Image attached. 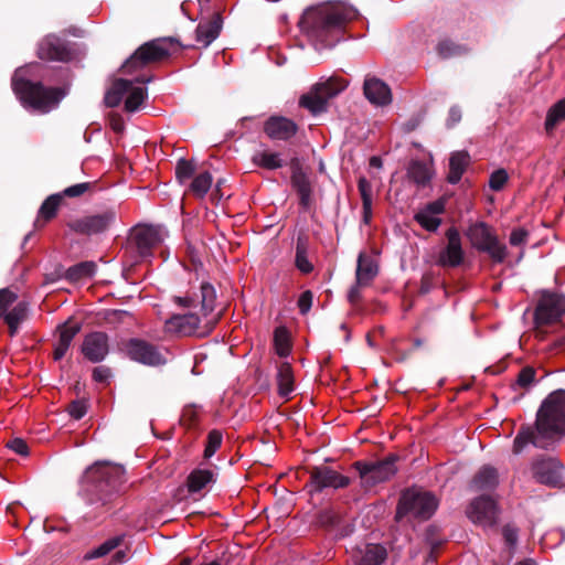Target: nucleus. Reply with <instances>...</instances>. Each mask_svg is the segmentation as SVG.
<instances>
[{
  "instance_id": "nucleus-29",
  "label": "nucleus",
  "mask_w": 565,
  "mask_h": 565,
  "mask_svg": "<svg viewBox=\"0 0 565 565\" xmlns=\"http://www.w3.org/2000/svg\"><path fill=\"white\" fill-rule=\"evenodd\" d=\"M406 175L417 186H426L433 178V171L426 162L414 159L408 163Z\"/></svg>"
},
{
  "instance_id": "nucleus-39",
  "label": "nucleus",
  "mask_w": 565,
  "mask_h": 565,
  "mask_svg": "<svg viewBox=\"0 0 565 565\" xmlns=\"http://www.w3.org/2000/svg\"><path fill=\"white\" fill-rule=\"evenodd\" d=\"M122 535L113 536L84 555L85 561L102 558L121 545Z\"/></svg>"
},
{
  "instance_id": "nucleus-51",
  "label": "nucleus",
  "mask_w": 565,
  "mask_h": 565,
  "mask_svg": "<svg viewBox=\"0 0 565 565\" xmlns=\"http://www.w3.org/2000/svg\"><path fill=\"white\" fill-rule=\"evenodd\" d=\"M93 185H94V183H92V182L77 183V184L67 186L62 192H58V194H63V199L64 198H70V199L81 198V196L85 195L87 192H89L93 189Z\"/></svg>"
},
{
  "instance_id": "nucleus-13",
  "label": "nucleus",
  "mask_w": 565,
  "mask_h": 565,
  "mask_svg": "<svg viewBox=\"0 0 565 565\" xmlns=\"http://www.w3.org/2000/svg\"><path fill=\"white\" fill-rule=\"evenodd\" d=\"M115 210L108 209L102 213L86 215L67 223V226L81 235H94L107 231L116 221Z\"/></svg>"
},
{
  "instance_id": "nucleus-1",
  "label": "nucleus",
  "mask_w": 565,
  "mask_h": 565,
  "mask_svg": "<svg viewBox=\"0 0 565 565\" xmlns=\"http://www.w3.org/2000/svg\"><path fill=\"white\" fill-rule=\"evenodd\" d=\"M351 11L341 3H323L307 9L299 26L316 51L333 49L344 40Z\"/></svg>"
},
{
  "instance_id": "nucleus-17",
  "label": "nucleus",
  "mask_w": 565,
  "mask_h": 565,
  "mask_svg": "<svg viewBox=\"0 0 565 565\" xmlns=\"http://www.w3.org/2000/svg\"><path fill=\"white\" fill-rule=\"evenodd\" d=\"M350 484V479L335 470L327 467H313L310 471V486L315 491H321L326 488H345Z\"/></svg>"
},
{
  "instance_id": "nucleus-18",
  "label": "nucleus",
  "mask_w": 565,
  "mask_h": 565,
  "mask_svg": "<svg viewBox=\"0 0 565 565\" xmlns=\"http://www.w3.org/2000/svg\"><path fill=\"white\" fill-rule=\"evenodd\" d=\"M200 318L195 313L173 315L164 323L166 333L182 338L201 334L199 332Z\"/></svg>"
},
{
  "instance_id": "nucleus-28",
  "label": "nucleus",
  "mask_w": 565,
  "mask_h": 565,
  "mask_svg": "<svg viewBox=\"0 0 565 565\" xmlns=\"http://www.w3.org/2000/svg\"><path fill=\"white\" fill-rule=\"evenodd\" d=\"M470 163V154L462 150L452 152L449 159V173L447 181L451 184H456L461 180L467 167Z\"/></svg>"
},
{
  "instance_id": "nucleus-45",
  "label": "nucleus",
  "mask_w": 565,
  "mask_h": 565,
  "mask_svg": "<svg viewBox=\"0 0 565 565\" xmlns=\"http://www.w3.org/2000/svg\"><path fill=\"white\" fill-rule=\"evenodd\" d=\"M565 119V97L555 103L547 111L545 119V129L547 131L553 130L556 125Z\"/></svg>"
},
{
  "instance_id": "nucleus-16",
  "label": "nucleus",
  "mask_w": 565,
  "mask_h": 565,
  "mask_svg": "<svg viewBox=\"0 0 565 565\" xmlns=\"http://www.w3.org/2000/svg\"><path fill=\"white\" fill-rule=\"evenodd\" d=\"M291 177L290 182L292 189L299 196V205L307 211L312 205V185L308 174L303 171L298 158L290 161Z\"/></svg>"
},
{
  "instance_id": "nucleus-26",
  "label": "nucleus",
  "mask_w": 565,
  "mask_h": 565,
  "mask_svg": "<svg viewBox=\"0 0 565 565\" xmlns=\"http://www.w3.org/2000/svg\"><path fill=\"white\" fill-rule=\"evenodd\" d=\"M82 324L68 318L62 326L58 327V341L55 345L53 353H66L74 337L81 331Z\"/></svg>"
},
{
  "instance_id": "nucleus-54",
  "label": "nucleus",
  "mask_w": 565,
  "mask_h": 565,
  "mask_svg": "<svg viewBox=\"0 0 565 565\" xmlns=\"http://www.w3.org/2000/svg\"><path fill=\"white\" fill-rule=\"evenodd\" d=\"M535 374L536 371L533 367H523L518 375L516 384L524 388L529 387L534 382Z\"/></svg>"
},
{
  "instance_id": "nucleus-47",
  "label": "nucleus",
  "mask_w": 565,
  "mask_h": 565,
  "mask_svg": "<svg viewBox=\"0 0 565 565\" xmlns=\"http://www.w3.org/2000/svg\"><path fill=\"white\" fill-rule=\"evenodd\" d=\"M195 171L194 164L184 159L181 158L178 160L175 166V178L179 183H184L186 180H189Z\"/></svg>"
},
{
  "instance_id": "nucleus-15",
  "label": "nucleus",
  "mask_w": 565,
  "mask_h": 565,
  "mask_svg": "<svg viewBox=\"0 0 565 565\" xmlns=\"http://www.w3.org/2000/svg\"><path fill=\"white\" fill-rule=\"evenodd\" d=\"M121 475L122 470L118 466L96 463L86 471L85 479L102 491L106 488L115 490L121 482Z\"/></svg>"
},
{
  "instance_id": "nucleus-41",
  "label": "nucleus",
  "mask_w": 565,
  "mask_h": 565,
  "mask_svg": "<svg viewBox=\"0 0 565 565\" xmlns=\"http://www.w3.org/2000/svg\"><path fill=\"white\" fill-rule=\"evenodd\" d=\"M252 161L254 164L267 170H276L282 167V160L279 158V153L276 152H256L252 157Z\"/></svg>"
},
{
  "instance_id": "nucleus-52",
  "label": "nucleus",
  "mask_w": 565,
  "mask_h": 565,
  "mask_svg": "<svg viewBox=\"0 0 565 565\" xmlns=\"http://www.w3.org/2000/svg\"><path fill=\"white\" fill-rule=\"evenodd\" d=\"M221 444L222 434L218 430H211L207 435L206 446L204 449V457L211 458L221 447Z\"/></svg>"
},
{
  "instance_id": "nucleus-14",
  "label": "nucleus",
  "mask_w": 565,
  "mask_h": 565,
  "mask_svg": "<svg viewBox=\"0 0 565 565\" xmlns=\"http://www.w3.org/2000/svg\"><path fill=\"white\" fill-rule=\"evenodd\" d=\"M468 519L482 527L494 526L499 519V508L497 502L487 495L476 498L467 508Z\"/></svg>"
},
{
  "instance_id": "nucleus-59",
  "label": "nucleus",
  "mask_w": 565,
  "mask_h": 565,
  "mask_svg": "<svg viewBox=\"0 0 565 565\" xmlns=\"http://www.w3.org/2000/svg\"><path fill=\"white\" fill-rule=\"evenodd\" d=\"M527 236H529L527 231H525L523 228L513 230L510 234V244L512 246H519V245L525 243Z\"/></svg>"
},
{
  "instance_id": "nucleus-5",
  "label": "nucleus",
  "mask_w": 565,
  "mask_h": 565,
  "mask_svg": "<svg viewBox=\"0 0 565 565\" xmlns=\"http://www.w3.org/2000/svg\"><path fill=\"white\" fill-rule=\"evenodd\" d=\"M193 49V45H182L175 38H159L140 45L121 65L125 74H131L145 66L159 63L171 55L170 47Z\"/></svg>"
},
{
  "instance_id": "nucleus-58",
  "label": "nucleus",
  "mask_w": 565,
  "mask_h": 565,
  "mask_svg": "<svg viewBox=\"0 0 565 565\" xmlns=\"http://www.w3.org/2000/svg\"><path fill=\"white\" fill-rule=\"evenodd\" d=\"M7 446L18 455L26 456L29 454V447L21 438L10 440Z\"/></svg>"
},
{
  "instance_id": "nucleus-62",
  "label": "nucleus",
  "mask_w": 565,
  "mask_h": 565,
  "mask_svg": "<svg viewBox=\"0 0 565 565\" xmlns=\"http://www.w3.org/2000/svg\"><path fill=\"white\" fill-rule=\"evenodd\" d=\"M435 284V276L433 273H426L420 280V294H428Z\"/></svg>"
},
{
  "instance_id": "nucleus-55",
  "label": "nucleus",
  "mask_w": 565,
  "mask_h": 565,
  "mask_svg": "<svg viewBox=\"0 0 565 565\" xmlns=\"http://www.w3.org/2000/svg\"><path fill=\"white\" fill-rule=\"evenodd\" d=\"M67 412L74 419H81L87 412V405L83 399L73 401Z\"/></svg>"
},
{
  "instance_id": "nucleus-46",
  "label": "nucleus",
  "mask_w": 565,
  "mask_h": 565,
  "mask_svg": "<svg viewBox=\"0 0 565 565\" xmlns=\"http://www.w3.org/2000/svg\"><path fill=\"white\" fill-rule=\"evenodd\" d=\"M414 220L426 231L436 232L441 224V218L427 213L424 210L414 215Z\"/></svg>"
},
{
  "instance_id": "nucleus-24",
  "label": "nucleus",
  "mask_w": 565,
  "mask_h": 565,
  "mask_svg": "<svg viewBox=\"0 0 565 565\" xmlns=\"http://www.w3.org/2000/svg\"><path fill=\"white\" fill-rule=\"evenodd\" d=\"M216 480V475L212 469H194L186 478V489L189 493H199L207 489Z\"/></svg>"
},
{
  "instance_id": "nucleus-7",
  "label": "nucleus",
  "mask_w": 565,
  "mask_h": 565,
  "mask_svg": "<svg viewBox=\"0 0 565 565\" xmlns=\"http://www.w3.org/2000/svg\"><path fill=\"white\" fill-rule=\"evenodd\" d=\"M348 86L341 77H330L324 82L316 83L308 93L299 98V106L307 109L312 116L328 111L329 100L338 96Z\"/></svg>"
},
{
  "instance_id": "nucleus-33",
  "label": "nucleus",
  "mask_w": 565,
  "mask_h": 565,
  "mask_svg": "<svg viewBox=\"0 0 565 565\" xmlns=\"http://www.w3.org/2000/svg\"><path fill=\"white\" fill-rule=\"evenodd\" d=\"M28 318V303L18 302L9 312L4 315V322L8 324L9 334L15 335L20 324Z\"/></svg>"
},
{
  "instance_id": "nucleus-60",
  "label": "nucleus",
  "mask_w": 565,
  "mask_h": 565,
  "mask_svg": "<svg viewBox=\"0 0 565 565\" xmlns=\"http://www.w3.org/2000/svg\"><path fill=\"white\" fill-rule=\"evenodd\" d=\"M110 376V370L106 366H97L93 370V379L95 382L107 383Z\"/></svg>"
},
{
  "instance_id": "nucleus-44",
  "label": "nucleus",
  "mask_w": 565,
  "mask_h": 565,
  "mask_svg": "<svg viewBox=\"0 0 565 565\" xmlns=\"http://www.w3.org/2000/svg\"><path fill=\"white\" fill-rule=\"evenodd\" d=\"M213 178L209 171L198 174L190 183V191L199 199L205 196L212 186Z\"/></svg>"
},
{
  "instance_id": "nucleus-27",
  "label": "nucleus",
  "mask_w": 565,
  "mask_h": 565,
  "mask_svg": "<svg viewBox=\"0 0 565 565\" xmlns=\"http://www.w3.org/2000/svg\"><path fill=\"white\" fill-rule=\"evenodd\" d=\"M62 201L63 194L54 193L49 195L39 209L35 226H44L47 222L55 218Z\"/></svg>"
},
{
  "instance_id": "nucleus-11",
  "label": "nucleus",
  "mask_w": 565,
  "mask_h": 565,
  "mask_svg": "<svg viewBox=\"0 0 565 565\" xmlns=\"http://www.w3.org/2000/svg\"><path fill=\"white\" fill-rule=\"evenodd\" d=\"M36 55L42 61L67 63L74 58V51L67 40L50 33L39 41Z\"/></svg>"
},
{
  "instance_id": "nucleus-9",
  "label": "nucleus",
  "mask_w": 565,
  "mask_h": 565,
  "mask_svg": "<svg viewBox=\"0 0 565 565\" xmlns=\"http://www.w3.org/2000/svg\"><path fill=\"white\" fill-rule=\"evenodd\" d=\"M565 315V296L543 290L534 310V326L537 334L543 328L558 322Z\"/></svg>"
},
{
  "instance_id": "nucleus-4",
  "label": "nucleus",
  "mask_w": 565,
  "mask_h": 565,
  "mask_svg": "<svg viewBox=\"0 0 565 565\" xmlns=\"http://www.w3.org/2000/svg\"><path fill=\"white\" fill-rule=\"evenodd\" d=\"M164 241L161 226L138 224L130 230L126 242L125 254L131 258V266L141 262H150L154 250Z\"/></svg>"
},
{
  "instance_id": "nucleus-32",
  "label": "nucleus",
  "mask_w": 565,
  "mask_h": 565,
  "mask_svg": "<svg viewBox=\"0 0 565 565\" xmlns=\"http://www.w3.org/2000/svg\"><path fill=\"white\" fill-rule=\"evenodd\" d=\"M96 269V263L92 260L81 262L67 268L64 273V278L70 282H77L82 279L93 277Z\"/></svg>"
},
{
  "instance_id": "nucleus-21",
  "label": "nucleus",
  "mask_w": 565,
  "mask_h": 565,
  "mask_svg": "<svg viewBox=\"0 0 565 565\" xmlns=\"http://www.w3.org/2000/svg\"><path fill=\"white\" fill-rule=\"evenodd\" d=\"M365 98L375 106H387L392 103L390 86L377 77H366L363 84Z\"/></svg>"
},
{
  "instance_id": "nucleus-31",
  "label": "nucleus",
  "mask_w": 565,
  "mask_h": 565,
  "mask_svg": "<svg viewBox=\"0 0 565 565\" xmlns=\"http://www.w3.org/2000/svg\"><path fill=\"white\" fill-rule=\"evenodd\" d=\"M81 353H108V335L102 331L88 333L82 343Z\"/></svg>"
},
{
  "instance_id": "nucleus-56",
  "label": "nucleus",
  "mask_w": 565,
  "mask_h": 565,
  "mask_svg": "<svg viewBox=\"0 0 565 565\" xmlns=\"http://www.w3.org/2000/svg\"><path fill=\"white\" fill-rule=\"evenodd\" d=\"M312 300H313V294L311 290H306V291L301 292V295L299 296L298 302H297L301 315H306L309 312V310L311 309V306H312Z\"/></svg>"
},
{
  "instance_id": "nucleus-42",
  "label": "nucleus",
  "mask_w": 565,
  "mask_h": 565,
  "mask_svg": "<svg viewBox=\"0 0 565 565\" xmlns=\"http://www.w3.org/2000/svg\"><path fill=\"white\" fill-rule=\"evenodd\" d=\"M147 96V88L135 87L131 85V88H129L127 93V98L125 100V110L127 113H135L143 104Z\"/></svg>"
},
{
  "instance_id": "nucleus-30",
  "label": "nucleus",
  "mask_w": 565,
  "mask_h": 565,
  "mask_svg": "<svg viewBox=\"0 0 565 565\" xmlns=\"http://www.w3.org/2000/svg\"><path fill=\"white\" fill-rule=\"evenodd\" d=\"M129 88H131V81L125 78L115 79L110 88L105 94V105L109 108L119 106L122 97L128 93Z\"/></svg>"
},
{
  "instance_id": "nucleus-36",
  "label": "nucleus",
  "mask_w": 565,
  "mask_h": 565,
  "mask_svg": "<svg viewBox=\"0 0 565 565\" xmlns=\"http://www.w3.org/2000/svg\"><path fill=\"white\" fill-rule=\"evenodd\" d=\"M358 189L362 200L363 222L369 224L372 218V184L365 177H361L358 180Z\"/></svg>"
},
{
  "instance_id": "nucleus-25",
  "label": "nucleus",
  "mask_w": 565,
  "mask_h": 565,
  "mask_svg": "<svg viewBox=\"0 0 565 565\" xmlns=\"http://www.w3.org/2000/svg\"><path fill=\"white\" fill-rule=\"evenodd\" d=\"M379 274V265L373 257L360 253L358 257L355 280L360 285H370Z\"/></svg>"
},
{
  "instance_id": "nucleus-50",
  "label": "nucleus",
  "mask_w": 565,
  "mask_h": 565,
  "mask_svg": "<svg viewBox=\"0 0 565 565\" xmlns=\"http://www.w3.org/2000/svg\"><path fill=\"white\" fill-rule=\"evenodd\" d=\"M201 408L196 405H188L183 408L181 423L188 428L194 427L200 419Z\"/></svg>"
},
{
  "instance_id": "nucleus-3",
  "label": "nucleus",
  "mask_w": 565,
  "mask_h": 565,
  "mask_svg": "<svg viewBox=\"0 0 565 565\" xmlns=\"http://www.w3.org/2000/svg\"><path fill=\"white\" fill-rule=\"evenodd\" d=\"M12 88L23 107L45 114L55 108L65 96L61 87H46L40 82H32L19 76L12 78Z\"/></svg>"
},
{
  "instance_id": "nucleus-6",
  "label": "nucleus",
  "mask_w": 565,
  "mask_h": 565,
  "mask_svg": "<svg viewBox=\"0 0 565 565\" xmlns=\"http://www.w3.org/2000/svg\"><path fill=\"white\" fill-rule=\"evenodd\" d=\"M439 504V500L429 491L417 488L405 490L399 498L395 519L404 518L426 521L433 516Z\"/></svg>"
},
{
  "instance_id": "nucleus-53",
  "label": "nucleus",
  "mask_w": 565,
  "mask_h": 565,
  "mask_svg": "<svg viewBox=\"0 0 565 565\" xmlns=\"http://www.w3.org/2000/svg\"><path fill=\"white\" fill-rule=\"evenodd\" d=\"M508 180V172L504 169H498L491 173L489 179V186L493 191H501Z\"/></svg>"
},
{
  "instance_id": "nucleus-8",
  "label": "nucleus",
  "mask_w": 565,
  "mask_h": 565,
  "mask_svg": "<svg viewBox=\"0 0 565 565\" xmlns=\"http://www.w3.org/2000/svg\"><path fill=\"white\" fill-rule=\"evenodd\" d=\"M466 236L471 246L478 252L487 253L494 263H503L508 252L507 246L499 242L492 228L484 222L471 224Z\"/></svg>"
},
{
  "instance_id": "nucleus-2",
  "label": "nucleus",
  "mask_w": 565,
  "mask_h": 565,
  "mask_svg": "<svg viewBox=\"0 0 565 565\" xmlns=\"http://www.w3.org/2000/svg\"><path fill=\"white\" fill-rule=\"evenodd\" d=\"M565 435V391L551 393L542 403L535 428L522 427L513 441V452L520 454L529 444L546 448L556 438Z\"/></svg>"
},
{
  "instance_id": "nucleus-12",
  "label": "nucleus",
  "mask_w": 565,
  "mask_h": 565,
  "mask_svg": "<svg viewBox=\"0 0 565 565\" xmlns=\"http://www.w3.org/2000/svg\"><path fill=\"white\" fill-rule=\"evenodd\" d=\"M446 245L439 250L436 265L443 268H457L465 263L466 253L457 227H449L446 233Z\"/></svg>"
},
{
  "instance_id": "nucleus-34",
  "label": "nucleus",
  "mask_w": 565,
  "mask_h": 565,
  "mask_svg": "<svg viewBox=\"0 0 565 565\" xmlns=\"http://www.w3.org/2000/svg\"><path fill=\"white\" fill-rule=\"evenodd\" d=\"M294 384L295 377L291 365L289 363L279 364L277 372L278 394L288 398L294 391Z\"/></svg>"
},
{
  "instance_id": "nucleus-35",
  "label": "nucleus",
  "mask_w": 565,
  "mask_h": 565,
  "mask_svg": "<svg viewBox=\"0 0 565 565\" xmlns=\"http://www.w3.org/2000/svg\"><path fill=\"white\" fill-rule=\"evenodd\" d=\"M295 266L306 275L313 270V265L308 258V238L305 236H298L297 238Z\"/></svg>"
},
{
  "instance_id": "nucleus-48",
  "label": "nucleus",
  "mask_w": 565,
  "mask_h": 565,
  "mask_svg": "<svg viewBox=\"0 0 565 565\" xmlns=\"http://www.w3.org/2000/svg\"><path fill=\"white\" fill-rule=\"evenodd\" d=\"M127 353H157L154 347L141 339H130L125 344Z\"/></svg>"
},
{
  "instance_id": "nucleus-20",
  "label": "nucleus",
  "mask_w": 565,
  "mask_h": 565,
  "mask_svg": "<svg viewBox=\"0 0 565 565\" xmlns=\"http://www.w3.org/2000/svg\"><path fill=\"white\" fill-rule=\"evenodd\" d=\"M223 29V17L221 12H213L202 18L195 29V41L206 49L214 42Z\"/></svg>"
},
{
  "instance_id": "nucleus-10",
  "label": "nucleus",
  "mask_w": 565,
  "mask_h": 565,
  "mask_svg": "<svg viewBox=\"0 0 565 565\" xmlns=\"http://www.w3.org/2000/svg\"><path fill=\"white\" fill-rule=\"evenodd\" d=\"M353 467L360 475L362 486L367 489L390 480L396 472L395 459L392 457L373 462L356 461Z\"/></svg>"
},
{
  "instance_id": "nucleus-23",
  "label": "nucleus",
  "mask_w": 565,
  "mask_h": 565,
  "mask_svg": "<svg viewBox=\"0 0 565 565\" xmlns=\"http://www.w3.org/2000/svg\"><path fill=\"white\" fill-rule=\"evenodd\" d=\"M386 558V550L379 544H366L353 550L352 565H382Z\"/></svg>"
},
{
  "instance_id": "nucleus-61",
  "label": "nucleus",
  "mask_w": 565,
  "mask_h": 565,
  "mask_svg": "<svg viewBox=\"0 0 565 565\" xmlns=\"http://www.w3.org/2000/svg\"><path fill=\"white\" fill-rule=\"evenodd\" d=\"M423 210L434 216H437L445 212V201L439 199V200L429 202L428 204H426V206Z\"/></svg>"
},
{
  "instance_id": "nucleus-37",
  "label": "nucleus",
  "mask_w": 565,
  "mask_h": 565,
  "mask_svg": "<svg viewBox=\"0 0 565 565\" xmlns=\"http://www.w3.org/2000/svg\"><path fill=\"white\" fill-rule=\"evenodd\" d=\"M436 53L443 60L458 57L468 53V49L450 39H443L436 45Z\"/></svg>"
},
{
  "instance_id": "nucleus-49",
  "label": "nucleus",
  "mask_w": 565,
  "mask_h": 565,
  "mask_svg": "<svg viewBox=\"0 0 565 565\" xmlns=\"http://www.w3.org/2000/svg\"><path fill=\"white\" fill-rule=\"evenodd\" d=\"M99 317L105 323L116 326L121 323L125 318L130 317V313L126 310L107 309L100 312Z\"/></svg>"
},
{
  "instance_id": "nucleus-19",
  "label": "nucleus",
  "mask_w": 565,
  "mask_h": 565,
  "mask_svg": "<svg viewBox=\"0 0 565 565\" xmlns=\"http://www.w3.org/2000/svg\"><path fill=\"white\" fill-rule=\"evenodd\" d=\"M298 125L284 116H270L264 122V132L271 140L288 141L297 135Z\"/></svg>"
},
{
  "instance_id": "nucleus-22",
  "label": "nucleus",
  "mask_w": 565,
  "mask_h": 565,
  "mask_svg": "<svg viewBox=\"0 0 565 565\" xmlns=\"http://www.w3.org/2000/svg\"><path fill=\"white\" fill-rule=\"evenodd\" d=\"M562 466L554 459H541L533 463V477L541 483L556 486L561 481Z\"/></svg>"
},
{
  "instance_id": "nucleus-38",
  "label": "nucleus",
  "mask_w": 565,
  "mask_h": 565,
  "mask_svg": "<svg viewBox=\"0 0 565 565\" xmlns=\"http://www.w3.org/2000/svg\"><path fill=\"white\" fill-rule=\"evenodd\" d=\"M498 483L497 470L490 467L482 468L473 478L472 487L475 490H491Z\"/></svg>"
},
{
  "instance_id": "nucleus-63",
  "label": "nucleus",
  "mask_w": 565,
  "mask_h": 565,
  "mask_svg": "<svg viewBox=\"0 0 565 565\" xmlns=\"http://www.w3.org/2000/svg\"><path fill=\"white\" fill-rule=\"evenodd\" d=\"M367 285H360L356 280L355 284L350 288L348 299L352 305H355L361 299V288Z\"/></svg>"
},
{
  "instance_id": "nucleus-64",
  "label": "nucleus",
  "mask_w": 565,
  "mask_h": 565,
  "mask_svg": "<svg viewBox=\"0 0 565 565\" xmlns=\"http://www.w3.org/2000/svg\"><path fill=\"white\" fill-rule=\"evenodd\" d=\"M173 301L178 306L183 307V308H193L196 306L195 298L191 297V296H184V297L174 296Z\"/></svg>"
},
{
  "instance_id": "nucleus-43",
  "label": "nucleus",
  "mask_w": 565,
  "mask_h": 565,
  "mask_svg": "<svg viewBox=\"0 0 565 565\" xmlns=\"http://www.w3.org/2000/svg\"><path fill=\"white\" fill-rule=\"evenodd\" d=\"M201 311L204 316L210 315L215 308L216 291L210 282H202L200 287Z\"/></svg>"
},
{
  "instance_id": "nucleus-57",
  "label": "nucleus",
  "mask_w": 565,
  "mask_h": 565,
  "mask_svg": "<svg viewBox=\"0 0 565 565\" xmlns=\"http://www.w3.org/2000/svg\"><path fill=\"white\" fill-rule=\"evenodd\" d=\"M502 535L505 543L513 547L518 542V529L511 524H507L502 527Z\"/></svg>"
},
{
  "instance_id": "nucleus-40",
  "label": "nucleus",
  "mask_w": 565,
  "mask_h": 565,
  "mask_svg": "<svg viewBox=\"0 0 565 565\" xmlns=\"http://www.w3.org/2000/svg\"><path fill=\"white\" fill-rule=\"evenodd\" d=\"M273 343L276 351L275 353H290L292 350L291 332L285 326L275 328Z\"/></svg>"
}]
</instances>
